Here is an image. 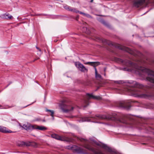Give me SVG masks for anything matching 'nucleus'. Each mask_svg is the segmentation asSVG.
<instances>
[{
  "mask_svg": "<svg viewBox=\"0 0 154 154\" xmlns=\"http://www.w3.org/2000/svg\"><path fill=\"white\" fill-rule=\"evenodd\" d=\"M126 65L131 67V71H134L136 73L145 78L150 82L148 85H143L136 82H131V87L127 88L126 91L131 92L135 97L140 98H149L152 96V94L148 90L149 88H154V72L142 67V62L139 61L134 63L131 61H122Z\"/></svg>",
  "mask_w": 154,
  "mask_h": 154,
  "instance_id": "f257e3e1",
  "label": "nucleus"
},
{
  "mask_svg": "<svg viewBox=\"0 0 154 154\" xmlns=\"http://www.w3.org/2000/svg\"><path fill=\"white\" fill-rule=\"evenodd\" d=\"M63 112L70 113L72 111L74 107L68 103H62L60 106Z\"/></svg>",
  "mask_w": 154,
  "mask_h": 154,
  "instance_id": "f03ea898",
  "label": "nucleus"
},
{
  "mask_svg": "<svg viewBox=\"0 0 154 154\" xmlns=\"http://www.w3.org/2000/svg\"><path fill=\"white\" fill-rule=\"evenodd\" d=\"M91 98L98 100L101 99V97L100 96H95L92 94H87L86 98L83 101L84 104L83 106L84 107H86L89 104V100Z\"/></svg>",
  "mask_w": 154,
  "mask_h": 154,
  "instance_id": "7ed1b4c3",
  "label": "nucleus"
},
{
  "mask_svg": "<svg viewBox=\"0 0 154 154\" xmlns=\"http://www.w3.org/2000/svg\"><path fill=\"white\" fill-rule=\"evenodd\" d=\"M148 2L149 0H134L133 2V6L136 8H138L147 5Z\"/></svg>",
  "mask_w": 154,
  "mask_h": 154,
  "instance_id": "20e7f679",
  "label": "nucleus"
},
{
  "mask_svg": "<svg viewBox=\"0 0 154 154\" xmlns=\"http://www.w3.org/2000/svg\"><path fill=\"white\" fill-rule=\"evenodd\" d=\"M85 64H89L94 67L95 70V76L97 79H101V75L97 73V69L95 66H98L100 64V63L98 62H87L84 63Z\"/></svg>",
  "mask_w": 154,
  "mask_h": 154,
  "instance_id": "39448f33",
  "label": "nucleus"
},
{
  "mask_svg": "<svg viewBox=\"0 0 154 154\" xmlns=\"http://www.w3.org/2000/svg\"><path fill=\"white\" fill-rule=\"evenodd\" d=\"M115 105L118 107L127 109H129L130 107L129 104H128L127 102L125 101L116 102L115 103Z\"/></svg>",
  "mask_w": 154,
  "mask_h": 154,
  "instance_id": "423d86ee",
  "label": "nucleus"
},
{
  "mask_svg": "<svg viewBox=\"0 0 154 154\" xmlns=\"http://www.w3.org/2000/svg\"><path fill=\"white\" fill-rule=\"evenodd\" d=\"M20 126L26 130H32L33 129L34 125H31L29 123H26L23 125L20 124Z\"/></svg>",
  "mask_w": 154,
  "mask_h": 154,
  "instance_id": "0eeeda50",
  "label": "nucleus"
},
{
  "mask_svg": "<svg viewBox=\"0 0 154 154\" xmlns=\"http://www.w3.org/2000/svg\"><path fill=\"white\" fill-rule=\"evenodd\" d=\"M75 65L79 70L82 72H85L87 71V69L85 68V66L79 62L75 63Z\"/></svg>",
  "mask_w": 154,
  "mask_h": 154,
  "instance_id": "6e6552de",
  "label": "nucleus"
},
{
  "mask_svg": "<svg viewBox=\"0 0 154 154\" xmlns=\"http://www.w3.org/2000/svg\"><path fill=\"white\" fill-rule=\"evenodd\" d=\"M76 151L78 153H86V150L83 149L82 148L75 146V149Z\"/></svg>",
  "mask_w": 154,
  "mask_h": 154,
  "instance_id": "1a4fd4ad",
  "label": "nucleus"
},
{
  "mask_svg": "<svg viewBox=\"0 0 154 154\" xmlns=\"http://www.w3.org/2000/svg\"><path fill=\"white\" fill-rule=\"evenodd\" d=\"M118 47L120 49L124 50L129 53H131V50L128 48L120 45H119Z\"/></svg>",
  "mask_w": 154,
  "mask_h": 154,
  "instance_id": "9d476101",
  "label": "nucleus"
},
{
  "mask_svg": "<svg viewBox=\"0 0 154 154\" xmlns=\"http://www.w3.org/2000/svg\"><path fill=\"white\" fill-rule=\"evenodd\" d=\"M34 129L39 130H45L47 129V128L43 126H39L36 125H34Z\"/></svg>",
  "mask_w": 154,
  "mask_h": 154,
  "instance_id": "9b49d317",
  "label": "nucleus"
},
{
  "mask_svg": "<svg viewBox=\"0 0 154 154\" xmlns=\"http://www.w3.org/2000/svg\"><path fill=\"white\" fill-rule=\"evenodd\" d=\"M0 132L4 133H9L10 131L6 129V128L0 126Z\"/></svg>",
  "mask_w": 154,
  "mask_h": 154,
  "instance_id": "f8f14e48",
  "label": "nucleus"
},
{
  "mask_svg": "<svg viewBox=\"0 0 154 154\" xmlns=\"http://www.w3.org/2000/svg\"><path fill=\"white\" fill-rule=\"evenodd\" d=\"M0 17L3 19H10V15L8 13H6L0 15Z\"/></svg>",
  "mask_w": 154,
  "mask_h": 154,
  "instance_id": "ddd939ff",
  "label": "nucleus"
},
{
  "mask_svg": "<svg viewBox=\"0 0 154 154\" xmlns=\"http://www.w3.org/2000/svg\"><path fill=\"white\" fill-rule=\"evenodd\" d=\"M51 136L52 138H54L56 139L60 140H63V139L61 137L56 134H52Z\"/></svg>",
  "mask_w": 154,
  "mask_h": 154,
  "instance_id": "4468645a",
  "label": "nucleus"
},
{
  "mask_svg": "<svg viewBox=\"0 0 154 154\" xmlns=\"http://www.w3.org/2000/svg\"><path fill=\"white\" fill-rule=\"evenodd\" d=\"M100 118L103 119H111L112 116H99Z\"/></svg>",
  "mask_w": 154,
  "mask_h": 154,
  "instance_id": "2eb2a0df",
  "label": "nucleus"
},
{
  "mask_svg": "<svg viewBox=\"0 0 154 154\" xmlns=\"http://www.w3.org/2000/svg\"><path fill=\"white\" fill-rule=\"evenodd\" d=\"M46 111L49 113V114L51 116H53V115L55 114L54 111L53 110H51L46 109Z\"/></svg>",
  "mask_w": 154,
  "mask_h": 154,
  "instance_id": "dca6fc26",
  "label": "nucleus"
},
{
  "mask_svg": "<svg viewBox=\"0 0 154 154\" xmlns=\"http://www.w3.org/2000/svg\"><path fill=\"white\" fill-rule=\"evenodd\" d=\"M30 145H31V144L30 143L29 144H28L27 143H26L24 142H21V143L19 145V146H23L24 145H26V146H29Z\"/></svg>",
  "mask_w": 154,
  "mask_h": 154,
  "instance_id": "f3484780",
  "label": "nucleus"
},
{
  "mask_svg": "<svg viewBox=\"0 0 154 154\" xmlns=\"http://www.w3.org/2000/svg\"><path fill=\"white\" fill-rule=\"evenodd\" d=\"M9 106H8L1 105H0V109H7L9 108Z\"/></svg>",
  "mask_w": 154,
  "mask_h": 154,
  "instance_id": "a211bd4d",
  "label": "nucleus"
},
{
  "mask_svg": "<svg viewBox=\"0 0 154 154\" xmlns=\"http://www.w3.org/2000/svg\"><path fill=\"white\" fill-rule=\"evenodd\" d=\"M71 10H70V11H72L75 13H77L79 12V11L78 10H77L76 8H71Z\"/></svg>",
  "mask_w": 154,
  "mask_h": 154,
  "instance_id": "6ab92c4d",
  "label": "nucleus"
},
{
  "mask_svg": "<svg viewBox=\"0 0 154 154\" xmlns=\"http://www.w3.org/2000/svg\"><path fill=\"white\" fill-rule=\"evenodd\" d=\"M119 115L118 113L116 112H112L111 114H109L108 116H119Z\"/></svg>",
  "mask_w": 154,
  "mask_h": 154,
  "instance_id": "aec40b11",
  "label": "nucleus"
},
{
  "mask_svg": "<svg viewBox=\"0 0 154 154\" xmlns=\"http://www.w3.org/2000/svg\"><path fill=\"white\" fill-rule=\"evenodd\" d=\"M64 8L65 9H66V10H67L68 11H70V10H71V7H69V6H64Z\"/></svg>",
  "mask_w": 154,
  "mask_h": 154,
  "instance_id": "412c9836",
  "label": "nucleus"
},
{
  "mask_svg": "<svg viewBox=\"0 0 154 154\" xmlns=\"http://www.w3.org/2000/svg\"><path fill=\"white\" fill-rule=\"evenodd\" d=\"M82 120H83L82 121H90V119L89 118H88V117H85L84 118H82Z\"/></svg>",
  "mask_w": 154,
  "mask_h": 154,
  "instance_id": "4be33fe9",
  "label": "nucleus"
},
{
  "mask_svg": "<svg viewBox=\"0 0 154 154\" xmlns=\"http://www.w3.org/2000/svg\"><path fill=\"white\" fill-rule=\"evenodd\" d=\"M115 83H118V84H122L123 83V82L122 81H115Z\"/></svg>",
  "mask_w": 154,
  "mask_h": 154,
  "instance_id": "5701e85b",
  "label": "nucleus"
},
{
  "mask_svg": "<svg viewBox=\"0 0 154 154\" xmlns=\"http://www.w3.org/2000/svg\"><path fill=\"white\" fill-rule=\"evenodd\" d=\"M91 18V16L89 14H85V16Z\"/></svg>",
  "mask_w": 154,
  "mask_h": 154,
  "instance_id": "b1692460",
  "label": "nucleus"
},
{
  "mask_svg": "<svg viewBox=\"0 0 154 154\" xmlns=\"http://www.w3.org/2000/svg\"><path fill=\"white\" fill-rule=\"evenodd\" d=\"M80 14H82V15H83L84 16H85V14L84 13H83V12H80V11H79V12Z\"/></svg>",
  "mask_w": 154,
  "mask_h": 154,
  "instance_id": "393cba45",
  "label": "nucleus"
},
{
  "mask_svg": "<svg viewBox=\"0 0 154 154\" xmlns=\"http://www.w3.org/2000/svg\"><path fill=\"white\" fill-rule=\"evenodd\" d=\"M86 29V31H85V33H86L88 34H89V32H88L87 30H88V29H87V28L86 27H85L84 28V29Z\"/></svg>",
  "mask_w": 154,
  "mask_h": 154,
  "instance_id": "a878e982",
  "label": "nucleus"
},
{
  "mask_svg": "<svg viewBox=\"0 0 154 154\" xmlns=\"http://www.w3.org/2000/svg\"><path fill=\"white\" fill-rule=\"evenodd\" d=\"M39 51L40 53L39 54V55H41V54H42V52L41 51V50L39 48V49L38 50Z\"/></svg>",
  "mask_w": 154,
  "mask_h": 154,
  "instance_id": "bb28decb",
  "label": "nucleus"
},
{
  "mask_svg": "<svg viewBox=\"0 0 154 154\" xmlns=\"http://www.w3.org/2000/svg\"><path fill=\"white\" fill-rule=\"evenodd\" d=\"M101 22L103 24H104V25H105L106 24V22L102 20V21Z\"/></svg>",
  "mask_w": 154,
  "mask_h": 154,
  "instance_id": "cd10ccee",
  "label": "nucleus"
},
{
  "mask_svg": "<svg viewBox=\"0 0 154 154\" xmlns=\"http://www.w3.org/2000/svg\"><path fill=\"white\" fill-rule=\"evenodd\" d=\"M97 38L99 41L101 40V39L99 37H97Z\"/></svg>",
  "mask_w": 154,
  "mask_h": 154,
  "instance_id": "c85d7f7f",
  "label": "nucleus"
},
{
  "mask_svg": "<svg viewBox=\"0 0 154 154\" xmlns=\"http://www.w3.org/2000/svg\"><path fill=\"white\" fill-rule=\"evenodd\" d=\"M13 18V17L12 16H10V20L12 19Z\"/></svg>",
  "mask_w": 154,
  "mask_h": 154,
  "instance_id": "c756f323",
  "label": "nucleus"
},
{
  "mask_svg": "<svg viewBox=\"0 0 154 154\" xmlns=\"http://www.w3.org/2000/svg\"><path fill=\"white\" fill-rule=\"evenodd\" d=\"M36 48L38 49V50H39V48H38V47H36Z\"/></svg>",
  "mask_w": 154,
  "mask_h": 154,
  "instance_id": "7c9ffc66",
  "label": "nucleus"
},
{
  "mask_svg": "<svg viewBox=\"0 0 154 154\" xmlns=\"http://www.w3.org/2000/svg\"><path fill=\"white\" fill-rule=\"evenodd\" d=\"M36 60V59H35L34 60H33V62H34V61H35V60Z\"/></svg>",
  "mask_w": 154,
  "mask_h": 154,
  "instance_id": "2f4dec72",
  "label": "nucleus"
},
{
  "mask_svg": "<svg viewBox=\"0 0 154 154\" xmlns=\"http://www.w3.org/2000/svg\"><path fill=\"white\" fill-rule=\"evenodd\" d=\"M106 70V69H104V71H105Z\"/></svg>",
  "mask_w": 154,
  "mask_h": 154,
  "instance_id": "473e14b6",
  "label": "nucleus"
},
{
  "mask_svg": "<svg viewBox=\"0 0 154 154\" xmlns=\"http://www.w3.org/2000/svg\"><path fill=\"white\" fill-rule=\"evenodd\" d=\"M39 59V58H37V59H36V60H37V59Z\"/></svg>",
  "mask_w": 154,
  "mask_h": 154,
  "instance_id": "72a5a7b5",
  "label": "nucleus"
},
{
  "mask_svg": "<svg viewBox=\"0 0 154 154\" xmlns=\"http://www.w3.org/2000/svg\"><path fill=\"white\" fill-rule=\"evenodd\" d=\"M93 0H91V2H92Z\"/></svg>",
  "mask_w": 154,
  "mask_h": 154,
  "instance_id": "f704fd0d",
  "label": "nucleus"
},
{
  "mask_svg": "<svg viewBox=\"0 0 154 154\" xmlns=\"http://www.w3.org/2000/svg\"><path fill=\"white\" fill-rule=\"evenodd\" d=\"M105 41H106V40H105Z\"/></svg>",
  "mask_w": 154,
  "mask_h": 154,
  "instance_id": "c9c22d12",
  "label": "nucleus"
}]
</instances>
